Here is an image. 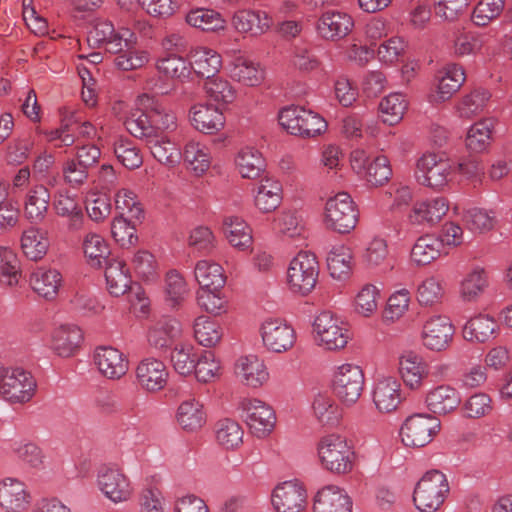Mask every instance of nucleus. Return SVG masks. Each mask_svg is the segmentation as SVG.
<instances>
[{
  "label": "nucleus",
  "instance_id": "obj_1",
  "mask_svg": "<svg viewBox=\"0 0 512 512\" xmlns=\"http://www.w3.org/2000/svg\"><path fill=\"white\" fill-rule=\"evenodd\" d=\"M317 454L322 467L332 473L345 474L352 470L353 452L344 437L327 434L317 444Z\"/></svg>",
  "mask_w": 512,
  "mask_h": 512
},
{
  "label": "nucleus",
  "instance_id": "obj_2",
  "mask_svg": "<svg viewBox=\"0 0 512 512\" xmlns=\"http://www.w3.org/2000/svg\"><path fill=\"white\" fill-rule=\"evenodd\" d=\"M36 391V381L30 372L20 367L0 364V397L12 404L29 402Z\"/></svg>",
  "mask_w": 512,
  "mask_h": 512
},
{
  "label": "nucleus",
  "instance_id": "obj_3",
  "mask_svg": "<svg viewBox=\"0 0 512 512\" xmlns=\"http://www.w3.org/2000/svg\"><path fill=\"white\" fill-rule=\"evenodd\" d=\"M449 492L446 476L438 471H428L418 481L413 494L416 508L421 512H436Z\"/></svg>",
  "mask_w": 512,
  "mask_h": 512
},
{
  "label": "nucleus",
  "instance_id": "obj_4",
  "mask_svg": "<svg viewBox=\"0 0 512 512\" xmlns=\"http://www.w3.org/2000/svg\"><path fill=\"white\" fill-rule=\"evenodd\" d=\"M279 124L291 135L311 138L326 130V121L317 113L299 106L283 108Z\"/></svg>",
  "mask_w": 512,
  "mask_h": 512
},
{
  "label": "nucleus",
  "instance_id": "obj_5",
  "mask_svg": "<svg viewBox=\"0 0 512 512\" xmlns=\"http://www.w3.org/2000/svg\"><path fill=\"white\" fill-rule=\"evenodd\" d=\"M318 275L319 264L315 254L301 251L290 261L287 282L292 292L307 295L314 289Z\"/></svg>",
  "mask_w": 512,
  "mask_h": 512
},
{
  "label": "nucleus",
  "instance_id": "obj_6",
  "mask_svg": "<svg viewBox=\"0 0 512 512\" xmlns=\"http://www.w3.org/2000/svg\"><path fill=\"white\" fill-rule=\"evenodd\" d=\"M316 341L327 350L343 349L351 335L347 324L330 311L319 313L313 323Z\"/></svg>",
  "mask_w": 512,
  "mask_h": 512
},
{
  "label": "nucleus",
  "instance_id": "obj_7",
  "mask_svg": "<svg viewBox=\"0 0 512 512\" xmlns=\"http://www.w3.org/2000/svg\"><path fill=\"white\" fill-rule=\"evenodd\" d=\"M357 222L358 211L348 193L339 192L328 198L325 205V223L328 228L339 233H349Z\"/></svg>",
  "mask_w": 512,
  "mask_h": 512
},
{
  "label": "nucleus",
  "instance_id": "obj_8",
  "mask_svg": "<svg viewBox=\"0 0 512 512\" xmlns=\"http://www.w3.org/2000/svg\"><path fill=\"white\" fill-rule=\"evenodd\" d=\"M364 382L362 369L358 365L345 363L336 367L332 378V388L343 404L351 406L360 398Z\"/></svg>",
  "mask_w": 512,
  "mask_h": 512
},
{
  "label": "nucleus",
  "instance_id": "obj_9",
  "mask_svg": "<svg viewBox=\"0 0 512 512\" xmlns=\"http://www.w3.org/2000/svg\"><path fill=\"white\" fill-rule=\"evenodd\" d=\"M440 429V421L430 414L409 416L400 430L403 444L409 447H424L429 444Z\"/></svg>",
  "mask_w": 512,
  "mask_h": 512
},
{
  "label": "nucleus",
  "instance_id": "obj_10",
  "mask_svg": "<svg viewBox=\"0 0 512 512\" xmlns=\"http://www.w3.org/2000/svg\"><path fill=\"white\" fill-rule=\"evenodd\" d=\"M453 171L449 160L435 154H424L417 161L415 177L421 185L442 189L451 180Z\"/></svg>",
  "mask_w": 512,
  "mask_h": 512
},
{
  "label": "nucleus",
  "instance_id": "obj_11",
  "mask_svg": "<svg viewBox=\"0 0 512 512\" xmlns=\"http://www.w3.org/2000/svg\"><path fill=\"white\" fill-rule=\"evenodd\" d=\"M263 346L273 353H285L296 342L294 328L282 318L268 317L259 328Z\"/></svg>",
  "mask_w": 512,
  "mask_h": 512
},
{
  "label": "nucleus",
  "instance_id": "obj_12",
  "mask_svg": "<svg viewBox=\"0 0 512 512\" xmlns=\"http://www.w3.org/2000/svg\"><path fill=\"white\" fill-rule=\"evenodd\" d=\"M97 487L114 503L128 501L133 494L130 479L116 466H103L98 470Z\"/></svg>",
  "mask_w": 512,
  "mask_h": 512
},
{
  "label": "nucleus",
  "instance_id": "obj_13",
  "mask_svg": "<svg viewBox=\"0 0 512 512\" xmlns=\"http://www.w3.org/2000/svg\"><path fill=\"white\" fill-rule=\"evenodd\" d=\"M243 417L251 433L257 438L267 437L274 429V410L259 399H244L241 403Z\"/></svg>",
  "mask_w": 512,
  "mask_h": 512
},
{
  "label": "nucleus",
  "instance_id": "obj_14",
  "mask_svg": "<svg viewBox=\"0 0 512 512\" xmlns=\"http://www.w3.org/2000/svg\"><path fill=\"white\" fill-rule=\"evenodd\" d=\"M271 503L276 512H302L307 505V492L298 480H289L275 486Z\"/></svg>",
  "mask_w": 512,
  "mask_h": 512
},
{
  "label": "nucleus",
  "instance_id": "obj_15",
  "mask_svg": "<svg viewBox=\"0 0 512 512\" xmlns=\"http://www.w3.org/2000/svg\"><path fill=\"white\" fill-rule=\"evenodd\" d=\"M169 371L165 363L159 359L148 357L136 367V382L146 392H158L165 388Z\"/></svg>",
  "mask_w": 512,
  "mask_h": 512
},
{
  "label": "nucleus",
  "instance_id": "obj_16",
  "mask_svg": "<svg viewBox=\"0 0 512 512\" xmlns=\"http://www.w3.org/2000/svg\"><path fill=\"white\" fill-rule=\"evenodd\" d=\"M454 327L446 316L434 315L428 318L423 326V345L432 351L445 350L452 340Z\"/></svg>",
  "mask_w": 512,
  "mask_h": 512
},
{
  "label": "nucleus",
  "instance_id": "obj_17",
  "mask_svg": "<svg viewBox=\"0 0 512 512\" xmlns=\"http://www.w3.org/2000/svg\"><path fill=\"white\" fill-rule=\"evenodd\" d=\"M93 359L99 372L108 379H120L128 371V361L117 348L111 346L97 347Z\"/></svg>",
  "mask_w": 512,
  "mask_h": 512
},
{
  "label": "nucleus",
  "instance_id": "obj_18",
  "mask_svg": "<svg viewBox=\"0 0 512 512\" xmlns=\"http://www.w3.org/2000/svg\"><path fill=\"white\" fill-rule=\"evenodd\" d=\"M29 285L38 296L53 300L63 285V277L56 268L39 266L31 271Z\"/></svg>",
  "mask_w": 512,
  "mask_h": 512
},
{
  "label": "nucleus",
  "instance_id": "obj_19",
  "mask_svg": "<svg viewBox=\"0 0 512 512\" xmlns=\"http://www.w3.org/2000/svg\"><path fill=\"white\" fill-rule=\"evenodd\" d=\"M353 18L342 11H327L317 23L318 33L327 40H339L346 37L353 29Z\"/></svg>",
  "mask_w": 512,
  "mask_h": 512
},
{
  "label": "nucleus",
  "instance_id": "obj_20",
  "mask_svg": "<svg viewBox=\"0 0 512 512\" xmlns=\"http://www.w3.org/2000/svg\"><path fill=\"white\" fill-rule=\"evenodd\" d=\"M30 495L23 482L15 478L0 481V506L7 512H21L28 508Z\"/></svg>",
  "mask_w": 512,
  "mask_h": 512
},
{
  "label": "nucleus",
  "instance_id": "obj_21",
  "mask_svg": "<svg viewBox=\"0 0 512 512\" xmlns=\"http://www.w3.org/2000/svg\"><path fill=\"white\" fill-rule=\"evenodd\" d=\"M372 397L379 412L391 413L402 401L401 385L393 377L379 379L374 385Z\"/></svg>",
  "mask_w": 512,
  "mask_h": 512
},
{
  "label": "nucleus",
  "instance_id": "obj_22",
  "mask_svg": "<svg viewBox=\"0 0 512 512\" xmlns=\"http://www.w3.org/2000/svg\"><path fill=\"white\" fill-rule=\"evenodd\" d=\"M399 373L408 388L419 390L428 376V365L420 355L406 352L399 358Z\"/></svg>",
  "mask_w": 512,
  "mask_h": 512
},
{
  "label": "nucleus",
  "instance_id": "obj_23",
  "mask_svg": "<svg viewBox=\"0 0 512 512\" xmlns=\"http://www.w3.org/2000/svg\"><path fill=\"white\" fill-rule=\"evenodd\" d=\"M425 403L432 413L446 415L459 407L461 404V396L454 387L441 384L427 392Z\"/></svg>",
  "mask_w": 512,
  "mask_h": 512
},
{
  "label": "nucleus",
  "instance_id": "obj_24",
  "mask_svg": "<svg viewBox=\"0 0 512 512\" xmlns=\"http://www.w3.org/2000/svg\"><path fill=\"white\" fill-rule=\"evenodd\" d=\"M313 512H352V502L343 489L329 485L315 495Z\"/></svg>",
  "mask_w": 512,
  "mask_h": 512
},
{
  "label": "nucleus",
  "instance_id": "obj_25",
  "mask_svg": "<svg viewBox=\"0 0 512 512\" xmlns=\"http://www.w3.org/2000/svg\"><path fill=\"white\" fill-rule=\"evenodd\" d=\"M235 373L246 386L257 388L269 379V373L263 360L255 355L240 357L235 364Z\"/></svg>",
  "mask_w": 512,
  "mask_h": 512
},
{
  "label": "nucleus",
  "instance_id": "obj_26",
  "mask_svg": "<svg viewBox=\"0 0 512 512\" xmlns=\"http://www.w3.org/2000/svg\"><path fill=\"white\" fill-rule=\"evenodd\" d=\"M191 124L205 134H213L224 127L222 111L213 105L198 104L191 109Z\"/></svg>",
  "mask_w": 512,
  "mask_h": 512
},
{
  "label": "nucleus",
  "instance_id": "obj_27",
  "mask_svg": "<svg viewBox=\"0 0 512 512\" xmlns=\"http://www.w3.org/2000/svg\"><path fill=\"white\" fill-rule=\"evenodd\" d=\"M153 126L152 113L141 104V96H139L137 108L132 110L125 120V127L132 136L147 143L151 138L157 136Z\"/></svg>",
  "mask_w": 512,
  "mask_h": 512
},
{
  "label": "nucleus",
  "instance_id": "obj_28",
  "mask_svg": "<svg viewBox=\"0 0 512 512\" xmlns=\"http://www.w3.org/2000/svg\"><path fill=\"white\" fill-rule=\"evenodd\" d=\"M180 332V324L177 320L162 317L150 325L147 340L151 347L162 350L169 347L174 339L180 335Z\"/></svg>",
  "mask_w": 512,
  "mask_h": 512
},
{
  "label": "nucleus",
  "instance_id": "obj_29",
  "mask_svg": "<svg viewBox=\"0 0 512 512\" xmlns=\"http://www.w3.org/2000/svg\"><path fill=\"white\" fill-rule=\"evenodd\" d=\"M232 24L238 32L258 36L269 30L271 19L266 12L243 9L235 12Z\"/></svg>",
  "mask_w": 512,
  "mask_h": 512
},
{
  "label": "nucleus",
  "instance_id": "obj_30",
  "mask_svg": "<svg viewBox=\"0 0 512 512\" xmlns=\"http://www.w3.org/2000/svg\"><path fill=\"white\" fill-rule=\"evenodd\" d=\"M448 209V202L443 197L427 199L414 205L409 219L415 224H434L441 220Z\"/></svg>",
  "mask_w": 512,
  "mask_h": 512
},
{
  "label": "nucleus",
  "instance_id": "obj_31",
  "mask_svg": "<svg viewBox=\"0 0 512 512\" xmlns=\"http://www.w3.org/2000/svg\"><path fill=\"white\" fill-rule=\"evenodd\" d=\"M191 69L201 77L209 80L220 70L222 65L221 56L214 50L204 47H197L190 52Z\"/></svg>",
  "mask_w": 512,
  "mask_h": 512
},
{
  "label": "nucleus",
  "instance_id": "obj_32",
  "mask_svg": "<svg viewBox=\"0 0 512 512\" xmlns=\"http://www.w3.org/2000/svg\"><path fill=\"white\" fill-rule=\"evenodd\" d=\"M141 104L152 113L154 130L158 135H166L177 130L176 115L167 111L159 102L148 94L141 95Z\"/></svg>",
  "mask_w": 512,
  "mask_h": 512
},
{
  "label": "nucleus",
  "instance_id": "obj_33",
  "mask_svg": "<svg viewBox=\"0 0 512 512\" xmlns=\"http://www.w3.org/2000/svg\"><path fill=\"white\" fill-rule=\"evenodd\" d=\"M53 206L59 216L68 219L67 227L70 231H78L83 228L84 214L73 196L67 192H59L54 197Z\"/></svg>",
  "mask_w": 512,
  "mask_h": 512
},
{
  "label": "nucleus",
  "instance_id": "obj_34",
  "mask_svg": "<svg viewBox=\"0 0 512 512\" xmlns=\"http://www.w3.org/2000/svg\"><path fill=\"white\" fill-rule=\"evenodd\" d=\"M50 193L43 185H36L26 195L24 215L31 223H41L47 214Z\"/></svg>",
  "mask_w": 512,
  "mask_h": 512
},
{
  "label": "nucleus",
  "instance_id": "obj_35",
  "mask_svg": "<svg viewBox=\"0 0 512 512\" xmlns=\"http://www.w3.org/2000/svg\"><path fill=\"white\" fill-rule=\"evenodd\" d=\"M80 328L74 324L61 325L55 329L52 336V346L61 357L71 356L82 341Z\"/></svg>",
  "mask_w": 512,
  "mask_h": 512
},
{
  "label": "nucleus",
  "instance_id": "obj_36",
  "mask_svg": "<svg viewBox=\"0 0 512 512\" xmlns=\"http://www.w3.org/2000/svg\"><path fill=\"white\" fill-rule=\"evenodd\" d=\"M256 207L264 212L274 211L282 201V185L272 178L262 179L256 189L254 197Z\"/></svg>",
  "mask_w": 512,
  "mask_h": 512
},
{
  "label": "nucleus",
  "instance_id": "obj_37",
  "mask_svg": "<svg viewBox=\"0 0 512 512\" xmlns=\"http://www.w3.org/2000/svg\"><path fill=\"white\" fill-rule=\"evenodd\" d=\"M105 279L108 291L113 296H121L130 288L131 276L122 260L111 259L107 262Z\"/></svg>",
  "mask_w": 512,
  "mask_h": 512
},
{
  "label": "nucleus",
  "instance_id": "obj_38",
  "mask_svg": "<svg viewBox=\"0 0 512 512\" xmlns=\"http://www.w3.org/2000/svg\"><path fill=\"white\" fill-rule=\"evenodd\" d=\"M465 81V72L458 64L447 65L439 77L435 101L444 102L456 93Z\"/></svg>",
  "mask_w": 512,
  "mask_h": 512
},
{
  "label": "nucleus",
  "instance_id": "obj_39",
  "mask_svg": "<svg viewBox=\"0 0 512 512\" xmlns=\"http://www.w3.org/2000/svg\"><path fill=\"white\" fill-rule=\"evenodd\" d=\"M187 167L196 175L204 174L210 167L212 156L209 148L198 141L189 140L182 153Z\"/></svg>",
  "mask_w": 512,
  "mask_h": 512
},
{
  "label": "nucleus",
  "instance_id": "obj_40",
  "mask_svg": "<svg viewBox=\"0 0 512 512\" xmlns=\"http://www.w3.org/2000/svg\"><path fill=\"white\" fill-rule=\"evenodd\" d=\"M442 240L434 235L420 236L411 249V259L417 265H428L442 252Z\"/></svg>",
  "mask_w": 512,
  "mask_h": 512
},
{
  "label": "nucleus",
  "instance_id": "obj_41",
  "mask_svg": "<svg viewBox=\"0 0 512 512\" xmlns=\"http://www.w3.org/2000/svg\"><path fill=\"white\" fill-rule=\"evenodd\" d=\"M488 286L486 270L475 265L464 275L460 282V295L465 301L476 300Z\"/></svg>",
  "mask_w": 512,
  "mask_h": 512
},
{
  "label": "nucleus",
  "instance_id": "obj_42",
  "mask_svg": "<svg viewBox=\"0 0 512 512\" xmlns=\"http://www.w3.org/2000/svg\"><path fill=\"white\" fill-rule=\"evenodd\" d=\"M151 154L160 163L174 166L180 162L182 153L176 143L167 135H158L147 143Z\"/></svg>",
  "mask_w": 512,
  "mask_h": 512
},
{
  "label": "nucleus",
  "instance_id": "obj_43",
  "mask_svg": "<svg viewBox=\"0 0 512 512\" xmlns=\"http://www.w3.org/2000/svg\"><path fill=\"white\" fill-rule=\"evenodd\" d=\"M496 321L488 315H478L463 327V337L472 342H486L494 337Z\"/></svg>",
  "mask_w": 512,
  "mask_h": 512
},
{
  "label": "nucleus",
  "instance_id": "obj_44",
  "mask_svg": "<svg viewBox=\"0 0 512 512\" xmlns=\"http://www.w3.org/2000/svg\"><path fill=\"white\" fill-rule=\"evenodd\" d=\"M235 163L240 175L247 179L257 178L265 168L262 154L253 147L242 148L235 158Z\"/></svg>",
  "mask_w": 512,
  "mask_h": 512
},
{
  "label": "nucleus",
  "instance_id": "obj_45",
  "mask_svg": "<svg viewBox=\"0 0 512 512\" xmlns=\"http://www.w3.org/2000/svg\"><path fill=\"white\" fill-rule=\"evenodd\" d=\"M353 255L349 247L334 246L327 255V267L334 279L342 280L349 276L352 270Z\"/></svg>",
  "mask_w": 512,
  "mask_h": 512
},
{
  "label": "nucleus",
  "instance_id": "obj_46",
  "mask_svg": "<svg viewBox=\"0 0 512 512\" xmlns=\"http://www.w3.org/2000/svg\"><path fill=\"white\" fill-rule=\"evenodd\" d=\"M244 431L240 424L232 419L219 420L215 425L217 443L227 450L239 447L243 442Z\"/></svg>",
  "mask_w": 512,
  "mask_h": 512
},
{
  "label": "nucleus",
  "instance_id": "obj_47",
  "mask_svg": "<svg viewBox=\"0 0 512 512\" xmlns=\"http://www.w3.org/2000/svg\"><path fill=\"white\" fill-rule=\"evenodd\" d=\"M178 424L187 431H195L205 423L203 405L195 399L183 401L177 411Z\"/></svg>",
  "mask_w": 512,
  "mask_h": 512
},
{
  "label": "nucleus",
  "instance_id": "obj_48",
  "mask_svg": "<svg viewBox=\"0 0 512 512\" xmlns=\"http://www.w3.org/2000/svg\"><path fill=\"white\" fill-rule=\"evenodd\" d=\"M491 98V93L482 87L473 89L465 95L457 106L458 114L461 118L470 119L482 113Z\"/></svg>",
  "mask_w": 512,
  "mask_h": 512
},
{
  "label": "nucleus",
  "instance_id": "obj_49",
  "mask_svg": "<svg viewBox=\"0 0 512 512\" xmlns=\"http://www.w3.org/2000/svg\"><path fill=\"white\" fill-rule=\"evenodd\" d=\"M49 247L45 233L38 228L25 230L21 238V248L27 258L37 261L44 257Z\"/></svg>",
  "mask_w": 512,
  "mask_h": 512
},
{
  "label": "nucleus",
  "instance_id": "obj_50",
  "mask_svg": "<svg viewBox=\"0 0 512 512\" xmlns=\"http://www.w3.org/2000/svg\"><path fill=\"white\" fill-rule=\"evenodd\" d=\"M224 230L233 247L244 250L251 246V229L241 218L237 216L226 217L224 219Z\"/></svg>",
  "mask_w": 512,
  "mask_h": 512
},
{
  "label": "nucleus",
  "instance_id": "obj_51",
  "mask_svg": "<svg viewBox=\"0 0 512 512\" xmlns=\"http://www.w3.org/2000/svg\"><path fill=\"white\" fill-rule=\"evenodd\" d=\"M493 128L494 121L492 119H483L474 123L468 130L466 147L471 152L485 151L490 145Z\"/></svg>",
  "mask_w": 512,
  "mask_h": 512
},
{
  "label": "nucleus",
  "instance_id": "obj_52",
  "mask_svg": "<svg viewBox=\"0 0 512 512\" xmlns=\"http://www.w3.org/2000/svg\"><path fill=\"white\" fill-rule=\"evenodd\" d=\"M224 330L215 320L200 316L194 323V336L198 343L204 347H213L220 342Z\"/></svg>",
  "mask_w": 512,
  "mask_h": 512
},
{
  "label": "nucleus",
  "instance_id": "obj_53",
  "mask_svg": "<svg viewBox=\"0 0 512 512\" xmlns=\"http://www.w3.org/2000/svg\"><path fill=\"white\" fill-rule=\"evenodd\" d=\"M230 72L235 80L246 86H257L264 78V73L260 66L243 57H238L234 60Z\"/></svg>",
  "mask_w": 512,
  "mask_h": 512
},
{
  "label": "nucleus",
  "instance_id": "obj_54",
  "mask_svg": "<svg viewBox=\"0 0 512 512\" xmlns=\"http://www.w3.org/2000/svg\"><path fill=\"white\" fill-rule=\"evenodd\" d=\"M195 278L201 288L221 289L225 284L222 267L208 260L196 264Z\"/></svg>",
  "mask_w": 512,
  "mask_h": 512
},
{
  "label": "nucleus",
  "instance_id": "obj_55",
  "mask_svg": "<svg viewBox=\"0 0 512 512\" xmlns=\"http://www.w3.org/2000/svg\"><path fill=\"white\" fill-rule=\"evenodd\" d=\"M186 22L203 31H216L225 27V20L220 13L204 8L191 10L186 15Z\"/></svg>",
  "mask_w": 512,
  "mask_h": 512
},
{
  "label": "nucleus",
  "instance_id": "obj_56",
  "mask_svg": "<svg viewBox=\"0 0 512 512\" xmlns=\"http://www.w3.org/2000/svg\"><path fill=\"white\" fill-rule=\"evenodd\" d=\"M407 99L401 93H391L383 98L379 104L382 120L389 125L397 124L407 109Z\"/></svg>",
  "mask_w": 512,
  "mask_h": 512
},
{
  "label": "nucleus",
  "instance_id": "obj_57",
  "mask_svg": "<svg viewBox=\"0 0 512 512\" xmlns=\"http://www.w3.org/2000/svg\"><path fill=\"white\" fill-rule=\"evenodd\" d=\"M133 44L124 46L121 52L115 53L114 65L122 71H131L144 67L150 60L146 50L136 49Z\"/></svg>",
  "mask_w": 512,
  "mask_h": 512
},
{
  "label": "nucleus",
  "instance_id": "obj_58",
  "mask_svg": "<svg viewBox=\"0 0 512 512\" xmlns=\"http://www.w3.org/2000/svg\"><path fill=\"white\" fill-rule=\"evenodd\" d=\"M312 409L315 418L322 425H335L341 416L336 402L325 394H318L314 398Z\"/></svg>",
  "mask_w": 512,
  "mask_h": 512
},
{
  "label": "nucleus",
  "instance_id": "obj_59",
  "mask_svg": "<svg viewBox=\"0 0 512 512\" xmlns=\"http://www.w3.org/2000/svg\"><path fill=\"white\" fill-rule=\"evenodd\" d=\"M206 95L213 101L221 104H230L236 99V90L227 80L214 76L204 82Z\"/></svg>",
  "mask_w": 512,
  "mask_h": 512
},
{
  "label": "nucleus",
  "instance_id": "obj_60",
  "mask_svg": "<svg viewBox=\"0 0 512 512\" xmlns=\"http://www.w3.org/2000/svg\"><path fill=\"white\" fill-rule=\"evenodd\" d=\"M274 228L289 238L303 237L305 226L302 217L296 211H283L274 220Z\"/></svg>",
  "mask_w": 512,
  "mask_h": 512
},
{
  "label": "nucleus",
  "instance_id": "obj_61",
  "mask_svg": "<svg viewBox=\"0 0 512 512\" xmlns=\"http://www.w3.org/2000/svg\"><path fill=\"white\" fill-rule=\"evenodd\" d=\"M20 278V264L16 254L7 247H0V281L14 286Z\"/></svg>",
  "mask_w": 512,
  "mask_h": 512
},
{
  "label": "nucleus",
  "instance_id": "obj_62",
  "mask_svg": "<svg viewBox=\"0 0 512 512\" xmlns=\"http://www.w3.org/2000/svg\"><path fill=\"white\" fill-rule=\"evenodd\" d=\"M165 282L167 302L171 307L180 305L189 294L186 280L179 272L172 270L167 273Z\"/></svg>",
  "mask_w": 512,
  "mask_h": 512
},
{
  "label": "nucleus",
  "instance_id": "obj_63",
  "mask_svg": "<svg viewBox=\"0 0 512 512\" xmlns=\"http://www.w3.org/2000/svg\"><path fill=\"white\" fill-rule=\"evenodd\" d=\"M114 153L118 161L128 169L139 168L143 163L139 148L128 138H119L115 142Z\"/></svg>",
  "mask_w": 512,
  "mask_h": 512
},
{
  "label": "nucleus",
  "instance_id": "obj_64",
  "mask_svg": "<svg viewBox=\"0 0 512 512\" xmlns=\"http://www.w3.org/2000/svg\"><path fill=\"white\" fill-rule=\"evenodd\" d=\"M115 207L119 212L118 217H128L139 220L143 215V209L137 200L136 194L126 188L119 190L115 195Z\"/></svg>",
  "mask_w": 512,
  "mask_h": 512
}]
</instances>
